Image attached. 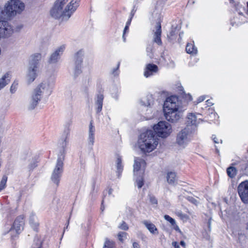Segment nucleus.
I'll use <instances>...</instances> for the list:
<instances>
[{"label":"nucleus","instance_id":"nucleus-48","mask_svg":"<svg viewBox=\"0 0 248 248\" xmlns=\"http://www.w3.org/2000/svg\"><path fill=\"white\" fill-rule=\"evenodd\" d=\"M205 99V97L204 96H200V97L198 98V99H197V103H201L202 102V101H203L204 99Z\"/></svg>","mask_w":248,"mask_h":248},{"label":"nucleus","instance_id":"nucleus-55","mask_svg":"<svg viewBox=\"0 0 248 248\" xmlns=\"http://www.w3.org/2000/svg\"><path fill=\"white\" fill-rule=\"evenodd\" d=\"M175 230L176 231H179V232H181L180 230L179 229V228L178 226H177V225H176V226L175 227Z\"/></svg>","mask_w":248,"mask_h":248},{"label":"nucleus","instance_id":"nucleus-5","mask_svg":"<svg viewBox=\"0 0 248 248\" xmlns=\"http://www.w3.org/2000/svg\"><path fill=\"white\" fill-rule=\"evenodd\" d=\"M40 59L41 54L39 53H35L31 56L26 75V80L28 84L32 83L37 77Z\"/></svg>","mask_w":248,"mask_h":248},{"label":"nucleus","instance_id":"nucleus-39","mask_svg":"<svg viewBox=\"0 0 248 248\" xmlns=\"http://www.w3.org/2000/svg\"><path fill=\"white\" fill-rule=\"evenodd\" d=\"M165 220L169 221L172 225H176V222L175 220L170 217L169 215H166L164 217Z\"/></svg>","mask_w":248,"mask_h":248},{"label":"nucleus","instance_id":"nucleus-54","mask_svg":"<svg viewBox=\"0 0 248 248\" xmlns=\"http://www.w3.org/2000/svg\"><path fill=\"white\" fill-rule=\"evenodd\" d=\"M180 244L181 246H182L184 247H185V246H186L185 242L184 241H181L180 242Z\"/></svg>","mask_w":248,"mask_h":248},{"label":"nucleus","instance_id":"nucleus-58","mask_svg":"<svg viewBox=\"0 0 248 248\" xmlns=\"http://www.w3.org/2000/svg\"><path fill=\"white\" fill-rule=\"evenodd\" d=\"M224 200L225 202L226 203H227V204L228 203V200H227V198H225L224 199Z\"/></svg>","mask_w":248,"mask_h":248},{"label":"nucleus","instance_id":"nucleus-57","mask_svg":"<svg viewBox=\"0 0 248 248\" xmlns=\"http://www.w3.org/2000/svg\"><path fill=\"white\" fill-rule=\"evenodd\" d=\"M233 176H234L236 173V170L235 168H234V167L233 168Z\"/></svg>","mask_w":248,"mask_h":248},{"label":"nucleus","instance_id":"nucleus-3","mask_svg":"<svg viewBox=\"0 0 248 248\" xmlns=\"http://www.w3.org/2000/svg\"><path fill=\"white\" fill-rule=\"evenodd\" d=\"M158 139L153 130H148L140 135L138 145L143 152L150 153L157 145Z\"/></svg>","mask_w":248,"mask_h":248},{"label":"nucleus","instance_id":"nucleus-50","mask_svg":"<svg viewBox=\"0 0 248 248\" xmlns=\"http://www.w3.org/2000/svg\"><path fill=\"white\" fill-rule=\"evenodd\" d=\"M134 14H132L131 13V17H130V18L129 19H128V20L127 21L126 23V25H127V26H129L130 23H131V19H132V17L133 16Z\"/></svg>","mask_w":248,"mask_h":248},{"label":"nucleus","instance_id":"nucleus-31","mask_svg":"<svg viewBox=\"0 0 248 248\" xmlns=\"http://www.w3.org/2000/svg\"><path fill=\"white\" fill-rule=\"evenodd\" d=\"M7 179L8 177L6 175H4L2 176L0 182V192L6 187Z\"/></svg>","mask_w":248,"mask_h":248},{"label":"nucleus","instance_id":"nucleus-16","mask_svg":"<svg viewBox=\"0 0 248 248\" xmlns=\"http://www.w3.org/2000/svg\"><path fill=\"white\" fill-rule=\"evenodd\" d=\"M13 32L12 27L5 20H0V38L9 36Z\"/></svg>","mask_w":248,"mask_h":248},{"label":"nucleus","instance_id":"nucleus-38","mask_svg":"<svg viewBox=\"0 0 248 248\" xmlns=\"http://www.w3.org/2000/svg\"><path fill=\"white\" fill-rule=\"evenodd\" d=\"M18 86V82L17 81H14L12 84L10 88V92L12 93H14L16 91Z\"/></svg>","mask_w":248,"mask_h":248},{"label":"nucleus","instance_id":"nucleus-52","mask_svg":"<svg viewBox=\"0 0 248 248\" xmlns=\"http://www.w3.org/2000/svg\"><path fill=\"white\" fill-rule=\"evenodd\" d=\"M133 247L134 248H139V245L136 242H134L133 243Z\"/></svg>","mask_w":248,"mask_h":248},{"label":"nucleus","instance_id":"nucleus-4","mask_svg":"<svg viewBox=\"0 0 248 248\" xmlns=\"http://www.w3.org/2000/svg\"><path fill=\"white\" fill-rule=\"evenodd\" d=\"M24 4L19 0H11L4 8H0V20L9 19L24 9Z\"/></svg>","mask_w":248,"mask_h":248},{"label":"nucleus","instance_id":"nucleus-23","mask_svg":"<svg viewBox=\"0 0 248 248\" xmlns=\"http://www.w3.org/2000/svg\"><path fill=\"white\" fill-rule=\"evenodd\" d=\"M104 95L101 93L96 95L95 98V109L97 113L101 112L102 109Z\"/></svg>","mask_w":248,"mask_h":248},{"label":"nucleus","instance_id":"nucleus-42","mask_svg":"<svg viewBox=\"0 0 248 248\" xmlns=\"http://www.w3.org/2000/svg\"><path fill=\"white\" fill-rule=\"evenodd\" d=\"M232 164L231 165V166L228 167L227 169V173L228 175L230 178H232Z\"/></svg>","mask_w":248,"mask_h":248},{"label":"nucleus","instance_id":"nucleus-28","mask_svg":"<svg viewBox=\"0 0 248 248\" xmlns=\"http://www.w3.org/2000/svg\"><path fill=\"white\" fill-rule=\"evenodd\" d=\"M168 183L170 185H174L176 181V174L175 172H168L166 176Z\"/></svg>","mask_w":248,"mask_h":248},{"label":"nucleus","instance_id":"nucleus-17","mask_svg":"<svg viewBox=\"0 0 248 248\" xmlns=\"http://www.w3.org/2000/svg\"><path fill=\"white\" fill-rule=\"evenodd\" d=\"M166 119L169 122L175 123L182 116V112L179 110L164 111Z\"/></svg>","mask_w":248,"mask_h":248},{"label":"nucleus","instance_id":"nucleus-13","mask_svg":"<svg viewBox=\"0 0 248 248\" xmlns=\"http://www.w3.org/2000/svg\"><path fill=\"white\" fill-rule=\"evenodd\" d=\"M238 193L242 202L248 203V181L241 182L237 188Z\"/></svg>","mask_w":248,"mask_h":248},{"label":"nucleus","instance_id":"nucleus-24","mask_svg":"<svg viewBox=\"0 0 248 248\" xmlns=\"http://www.w3.org/2000/svg\"><path fill=\"white\" fill-rule=\"evenodd\" d=\"M142 223L151 233L153 234H158V229L153 223L151 222V221L145 220L142 221Z\"/></svg>","mask_w":248,"mask_h":248},{"label":"nucleus","instance_id":"nucleus-40","mask_svg":"<svg viewBox=\"0 0 248 248\" xmlns=\"http://www.w3.org/2000/svg\"><path fill=\"white\" fill-rule=\"evenodd\" d=\"M118 227L119 229L124 231H126L128 229V226L124 221H122Z\"/></svg>","mask_w":248,"mask_h":248},{"label":"nucleus","instance_id":"nucleus-53","mask_svg":"<svg viewBox=\"0 0 248 248\" xmlns=\"http://www.w3.org/2000/svg\"><path fill=\"white\" fill-rule=\"evenodd\" d=\"M173 244H174L175 248H180L179 246L178 245L177 242H174Z\"/></svg>","mask_w":248,"mask_h":248},{"label":"nucleus","instance_id":"nucleus-21","mask_svg":"<svg viewBox=\"0 0 248 248\" xmlns=\"http://www.w3.org/2000/svg\"><path fill=\"white\" fill-rule=\"evenodd\" d=\"M201 119H197L196 115L193 113H189L187 116L186 127L189 128L190 126L197 127L200 124Z\"/></svg>","mask_w":248,"mask_h":248},{"label":"nucleus","instance_id":"nucleus-36","mask_svg":"<svg viewBox=\"0 0 248 248\" xmlns=\"http://www.w3.org/2000/svg\"><path fill=\"white\" fill-rule=\"evenodd\" d=\"M176 215L183 220H186L188 217L186 215L184 214L181 211H178L176 212Z\"/></svg>","mask_w":248,"mask_h":248},{"label":"nucleus","instance_id":"nucleus-26","mask_svg":"<svg viewBox=\"0 0 248 248\" xmlns=\"http://www.w3.org/2000/svg\"><path fill=\"white\" fill-rule=\"evenodd\" d=\"M10 77V74L6 73L0 79V90L9 83Z\"/></svg>","mask_w":248,"mask_h":248},{"label":"nucleus","instance_id":"nucleus-56","mask_svg":"<svg viewBox=\"0 0 248 248\" xmlns=\"http://www.w3.org/2000/svg\"><path fill=\"white\" fill-rule=\"evenodd\" d=\"M175 32V31H174L172 30V31H170V35H171V36H173V35H174V34H175V32Z\"/></svg>","mask_w":248,"mask_h":248},{"label":"nucleus","instance_id":"nucleus-51","mask_svg":"<svg viewBox=\"0 0 248 248\" xmlns=\"http://www.w3.org/2000/svg\"><path fill=\"white\" fill-rule=\"evenodd\" d=\"M206 102L208 106H211L214 104L210 100H207Z\"/></svg>","mask_w":248,"mask_h":248},{"label":"nucleus","instance_id":"nucleus-9","mask_svg":"<svg viewBox=\"0 0 248 248\" xmlns=\"http://www.w3.org/2000/svg\"><path fill=\"white\" fill-rule=\"evenodd\" d=\"M24 218V217L23 215L18 216L15 219L13 226L9 230L12 239H14L23 230Z\"/></svg>","mask_w":248,"mask_h":248},{"label":"nucleus","instance_id":"nucleus-62","mask_svg":"<svg viewBox=\"0 0 248 248\" xmlns=\"http://www.w3.org/2000/svg\"><path fill=\"white\" fill-rule=\"evenodd\" d=\"M208 227L209 228H210V221L208 222Z\"/></svg>","mask_w":248,"mask_h":248},{"label":"nucleus","instance_id":"nucleus-61","mask_svg":"<svg viewBox=\"0 0 248 248\" xmlns=\"http://www.w3.org/2000/svg\"><path fill=\"white\" fill-rule=\"evenodd\" d=\"M189 100H192V96L191 95H189Z\"/></svg>","mask_w":248,"mask_h":248},{"label":"nucleus","instance_id":"nucleus-35","mask_svg":"<svg viewBox=\"0 0 248 248\" xmlns=\"http://www.w3.org/2000/svg\"><path fill=\"white\" fill-rule=\"evenodd\" d=\"M120 66V62H118L117 66L116 68H113L111 72V74L113 75L114 77L118 76L119 74V72L118 71Z\"/></svg>","mask_w":248,"mask_h":248},{"label":"nucleus","instance_id":"nucleus-19","mask_svg":"<svg viewBox=\"0 0 248 248\" xmlns=\"http://www.w3.org/2000/svg\"><path fill=\"white\" fill-rule=\"evenodd\" d=\"M154 32V36L153 39V43H156L158 46H161L162 44V41L161 39V23L159 22H158L156 23V25L155 26V30H153Z\"/></svg>","mask_w":248,"mask_h":248},{"label":"nucleus","instance_id":"nucleus-30","mask_svg":"<svg viewBox=\"0 0 248 248\" xmlns=\"http://www.w3.org/2000/svg\"><path fill=\"white\" fill-rule=\"evenodd\" d=\"M186 50L187 53L189 54H196L197 52V48L195 47L194 45L192 44H187Z\"/></svg>","mask_w":248,"mask_h":248},{"label":"nucleus","instance_id":"nucleus-47","mask_svg":"<svg viewBox=\"0 0 248 248\" xmlns=\"http://www.w3.org/2000/svg\"><path fill=\"white\" fill-rule=\"evenodd\" d=\"M211 116H210L211 117H213L215 119H216V117L217 118H218L217 114L216 112H214L213 110L211 109Z\"/></svg>","mask_w":248,"mask_h":248},{"label":"nucleus","instance_id":"nucleus-12","mask_svg":"<svg viewBox=\"0 0 248 248\" xmlns=\"http://www.w3.org/2000/svg\"><path fill=\"white\" fill-rule=\"evenodd\" d=\"M65 49V46L62 45L58 47L49 56L48 59V62L49 64H56L60 60Z\"/></svg>","mask_w":248,"mask_h":248},{"label":"nucleus","instance_id":"nucleus-37","mask_svg":"<svg viewBox=\"0 0 248 248\" xmlns=\"http://www.w3.org/2000/svg\"><path fill=\"white\" fill-rule=\"evenodd\" d=\"M186 199L195 205H198L199 203V202L192 196H187L186 197Z\"/></svg>","mask_w":248,"mask_h":248},{"label":"nucleus","instance_id":"nucleus-15","mask_svg":"<svg viewBox=\"0 0 248 248\" xmlns=\"http://www.w3.org/2000/svg\"><path fill=\"white\" fill-rule=\"evenodd\" d=\"M154 98L152 95H148L141 99L140 103L143 107V109L146 110V115H149L152 113V106L154 104Z\"/></svg>","mask_w":248,"mask_h":248},{"label":"nucleus","instance_id":"nucleus-32","mask_svg":"<svg viewBox=\"0 0 248 248\" xmlns=\"http://www.w3.org/2000/svg\"><path fill=\"white\" fill-rule=\"evenodd\" d=\"M139 177L136 179V183L139 188H140L143 185V180L141 174L138 175Z\"/></svg>","mask_w":248,"mask_h":248},{"label":"nucleus","instance_id":"nucleus-7","mask_svg":"<svg viewBox=\"0 0 248 248\" xmlns=\"http://www.w3.org/2000/svg\"><path fill=\"white\" fill-rule=\"evenodd\" d=\"M54 82L55 81L53 78H49L39 84L34 89V91L40 94L42 97L43 96H47L49 95L52 92Z\"/></svg>","mask_w":248,"mask_h":248},{"label":"nucleus","instance_id":"nucleus-1","mask_svg":"<svg viewBox=\"0 0 248 248\" xmlns=\"http://www.w3.org/2000/svg\"><path fill=\"white\" fill-rule=\"evenodd\" d=\"M67 1V0H57L50 11L51 16L56 19L62 17L64 20L68 19L76 10L79 4L78 0H72L70 4L62 10L63 5Z\"/></svg>","mask_w":248,"mask_h":248},{"label":"nucleus","instance_id":"nucleus-41","mask_svg":"<svg viewBox=\"0 0 248 248\" xmlns=\"http://www.w3.org/2000/svg\"><path fill=\"white\" fill-rule=\"evenodd\" d=\"M149 200L151 203L154 205H156L157 204V201L156 199L152 195H149Z\"/></svg>","mask_w":248,"mask_h":248},{"label":"nucleus","instance_id":"nucleus-60","mask_svg":"<svg viewBox=\"0 0 248 248\" xmlns=\"http://www.w3.org/2000/svg\"><path fill=\"white\" fill-rule=\"evenodd\" d=\"M216 151L217 153H219V150H218V149L217 148H216Z\"/></svg>","mask_w":248,"mask_h":248},{"label":"nucleus","instance_id":"nucleus-46","mask_svg":"<svg viewBox=\"0 0 248 248\" xmlns=\"http://www.w3.org/2000/svg\"><path fill=\"white\" fill-rule=\"evenodd\" d=\"M128 28H129V26L125 25L123 35V38L124 41H125V38L124 37V34L126 33V31L128 30Z\"/></svg>","mask_w":248,"mask_h":248},{"label":"nucleus","instance_id":"nucleus-34","mask_svg":"<svg viewBox=\"0 0 248 248\" xmlns=\"http://www.w3.org/2000/svg\"><path fill=\"white\" fill-rule=\"evenodd\" d=\"M127 233L125 232H121L118 233V237L119 240L122 242H123L124 238H126V235Z\"/></svg>","mask_w":248,"mask_h":248},{"label":"nucleus","instance_id":"nucleus-22","mask_svg":"<svg viewBox=\"0 0 248 248\" xmlns=\"http://www.w3.org/2000/svg\"><path fill=\"white\" fill-rule=\"evenodd\" d=\"M95 128L93 125V121H90L89 126L88 140L89 145L93 146L94 142Z\"/></svg>","mask_w":248,"mask_h":248},{"label":"nucleus","instance_id":"nucleus-20","mask_svg":"<svg viewBox=\"0 0 248 248\" xmlns=\"http://www.w3.org/2000/svg\"><path fill=\"white\" fill-rule=\"evenodd\" d=\"M158 70V68L156 65L149 63L146 65L143 74L145 77L148 78L156 73Z\"/></svg>","mask_w":248,"mask_h":248},{"label":"nucleus","instance_id":"nucleus-18","mask_svg":"<svg viewBox=\"0 0 248 248\" xmlns=\"http://www.w3.org/2000/svg\"><path fill=\"white\" fill-rule=\"evenodd\" d=\"M43 97L40 94L36 93L35 91H33L28 103V109L32 110L35 108L38 105L39 101L41 100Z\"/></svg>","mask_w":248,"mask_h":248},{"label":"nucleus","instance_id":"nucleus-2","mask_svg":"<svg viewBox=\"0 0 248 248\" xmlns=\"http://www.w3.org/2000/svg\"><path fill=\"white\" fill-rule=\"evenodd\" d=\"M70 134V130L69 129L65 130L64 131V137L60 140L58 144L61 147L62 150L60 151L61 155L59 156L57 160L56 166L52 172L51 176V181L55 184L58 186L59 185L60 179L62 176L63 171V163L64 149L67 145V138Z\"/></svg>","mask_w":248,"mask_h":248},{"label":"nucleus","instance_id":"nucleus-10","mask_svg":"<svg viewBox=\"0 0 248 248\" xmlns=\"http://www.w3.org/2000/svg\"><path fill=\"white\" fill-rule=\"evenodd\" d=\"M189 128L186 127L180 131L176 137V143L178 146L185 148L189 141Z\"/></svg>","mask_w":248,"mask_h":248},{"label":"nucleus","instance_id":"nucleus-6","mask_svg":"<svg viewBox=\"0 0 248 248\" xmlns=\"http://www.w3.org/2000/svg\"><path fill=\"white\" fill-rule=\"evenodd\" d=\"M84 54V51L82 50H79L75 54L73 57L74 63L72 65L71 73L74 78H76L82 73Z\"/></svg>","mask_w":248,"mask_h":248},{"label":"nucleus","instance_id":"nucleus-11","mask_svg":"<svg viewBox=\"0 0 248 248\" xmlns=\"http://www.w3.org/2000/svg\"><path fill=\"white\" fill-rule=\"evenodd\" d=\"M178 99L176 96L168 97L164 104V111L179 110Z\"/></svg>","mask_w":248,"mask_h":248},{"label":"nucleus","instance_id":"nucleus-63","mask_svg":"<svg viewBox=\"0 0 248 248\" xmlns=\"http://www.w3.org/2000/svg\"><path fill=\"white\" fill-rule=\"evenodd\" d=\"M101 210H102V211H103L104 210V207L101 206Z\"/></svg>","mask_w":248,"mask_h":248},{"label":"nucleus","instance_id":"nucleus-43","mask_svg":"<svg viewBox=\"0 0 248 248\" xmlns=\"http://www.w3.org/2000/svg\"><path fill=\"white\" fill-rule=\"evenodd\" d=\"M37 166V162L35 159H32V160L30 163L29 165V168L31 170H32L35 168Z\"/></svg>","mask_w":248,"mask_h":248},{"label":"nucleus","instance_id":"nucleus-59","mask_svg":"<svg viewBox=\"0 0 248 248\" xmlns=\"http://www.w3.org/2000/svg\"><path fill=\"white\" fill-rule=\"evenodd\" d=\"M112 192V190L111 189H109L108 190V194H111Z\"/></svg>","mask_w":248,"mask_h":248},{"label":"nucleus","instance_id":"nucleus-64","mask_svg":"<svg viewBox=\"0 0 248 248\" xmlns=\"http://www.w3.org/2000/svg\"><path fill=\"white\" fill-rule=\"evenodd\" d=\"M182 34L183 33L181 34V33L179 34V36L180 38L181 37V35H182Z\"/></svg>","mask_w":248,"mask_h":248},{"label":"nucleus","instance_id":"nucleus-8","mask_svg":"<svg viewBox=\"0 0 248 248\" xmlns=\"http://www.w3.org/2000/svg\"><path fill=\"white\" fill-rule=\"evenodd\" d=\"M153 131L157 137L163 138L168 137L171 132V126L166 121H160L153 127Z\"/></svg>","mask_w":248,"mask_h":248},{"label":"nucleus","instance_id":"nucleus-29","mask_svg":"<svg viewBox=\"0 0 248 248\" xmlns=\"http://www.w3.org/2000/svg\"><path fill=\"white\" fill-rule=\"evenodd\" d=\"M29 222L32 228L34 230H36L38 226H39V223L38 222L37 218L34 214L31 215Z\"/></svg>","mask_w":248,"mask_h":248},{"label":"nucleus","instance_id":"nucleus-25","mask_svg":"<svg viewBox=\"0 0 248 248\" xmlns=\"http://www.w3.org/2000/svg\"><path fill=\"white\" fill-rule=\"evenodd\" d=\"M146 55L150 59H153L154 57V45L153 43H149L146 48Z\"/></svg>","mask_w":248,"mask_h":248},{"label":"nucleus","instance_id":"nucleus-45","mask_svg":"<svg viewBox=\"0 0 248 248\" xmlns=\"http://www.w3.org/2000/svg\"><path fill=\"white\" fill-rule=\"evenodd\" d=\"M212 138L213 140H214V142L215 143H218L219 142V141H220L221 143L222 142V140L218 139L217 138V137L214 135H212Z\"/></svg>","mask_w":248,"mask_h":248},{"label":"nucleus","instance_id":"nucleus-33","mask_svg":"<svg viewBox=\"0 0 248 248\" xmlns=\"http://www.w3.org/2000/svg\"><path fill=\"white\" fill-rule=\"evenodd\" d=\"M114 243L112 241H110L108 240H106L104 245V248H114Z\"/></svg>","mask_w":248,"mask_h":248},{"label":"nucleus","instance_id":"nucleus-44","mask_svg":"<svg viewBox=\"0 0 248 248\" xmlns=\"http://www.w3.org/2000/svg\"><path fill=\"white\" fill-rule=\"evenodd\" d=\"M224 212H225V214H224V216H225V217H226L227 218H228L229 219H231V217L232 216V213L231 212H228V211L226 210L224 211ZM228 221V219H227V222Z\"/></svg>","mask_w":248,"mask_h":248},{"label":"nucleus","instance_id":"nucleus-27","mask_svg":"<svg viewBox=\"0 0 248 248\" xmlns=\"http://www.w3.org/2000/svg\"><path fill=\"white\" fill-rule=\"evenodd\" d=\"M117 168V175L118 178H120L121 173L123 170L124 166L122 164V159L120 156H118L116 161Z\"/></svg>","mask_w":248,"mask_h":248},{"label":"nucleus","instance_id":"nucleus-14","mask_svg":"<svg viewBox=\"0 0 248 248\" xmlns=\"http://www.w3.org/2000/svg\"><path fill=\"white\" fill-rule=\"evenodd\" d=\"M145 165L146 163L142 158L135 157L133 166L134 175L135 176H138L139 174L143 175Z\"/></svg>","mask_w":248,"mask_h":248},{"label":"nucleus","instance_id":"nucleus-49","mask_svg":"<svg viewBox=\"0 0 248 248\" xmlns=\"http://www.w3.org/2000/svg\"><path fill=\"white\" fill-rule=\"evenodd\" d=\"M31 248H41V244L40 242H39L35 246H33Z\"/></svg>","mask_w":248,"mask_h":248}]
</instances>
